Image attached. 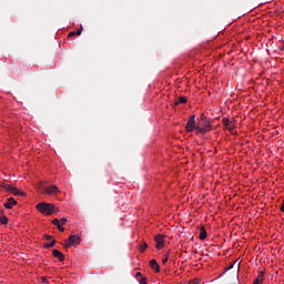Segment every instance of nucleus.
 <instances>
[{
    "label": "nucleus",
    "mask_w": 284,
    "mask_h": 284,
    "mask_svg": "<svg viewBox=\"0 0 284 284\" xmlns=\"http://www.w3.org/2000/svg\"><path fill=\"white\" fill-rule=\"evenodd\" d=\"M0 223H2V225H8V216H6L3 214V211L0 210Z\"/></svg>",
    "instance_id": "nucleus-14"
},
{
    "label": "nucleus",
    "mask_w": 284,
    "mask_h": 284,
    "mask_svg": "<svg viewBox=\"0 0 284 284\" xmlns=\"http://www.w3.org/2000/svg\"><path fill=\"white\" fill-rule=\"evenodd\" d=\"M222 121H223L224 128H226V130H229V132H231V134H234V128H235L234 122L227 118H223Z\"/></svg>",
    "instance_id": "nucleus-6"
},
{
    "label": "nucleus",
    "mask_w": 284,
    "mask_h": 284,
    "mask_svg": "<svg viewBox=\"0 0 284 284\" xmlns=\"http://www.w3.org/2000/svg\"><path fill=\"white\" fill-rule=\"evenodd\" d=\"M65 223H68L65 217L60 219V225H65Z\"/></svg>",
    "instance_id": "nucleus-19"
},
{
    "label": "nucleus",
    "mask_w": 284,
    "mask_h": 284,
    "mask_svg": "<svg viewBox=\"0 0 284 284\" xmlns=\"http://www.w3.org/2000/svg\"><path fill=\"white\" fill-rule=\"evenodd\" d=\"M154 241H155L156 250H163V247L165 246V242L163 240V235H156L154 237Z\"/></svg>",
    "instance_id": "nucleus-7"
},
{
    "label": "nucleus",
    "mask_w": 284,
    "mask_h": 284,
    "mask_svg": "<svg viewBox=\"0 0 284 284\" xmlns=\"http://www.w3.org/2000/svg\"><path fill=\"white\" fill-rule=\"evenodd\" d=\"M145 250H148V243L144 242L142 245H140V252L143 254Z\"/></svg>",
    "instance_id": "nucleus-17"
},
{
    "label": "nucleus",
    "mask_w": 284,
    "mask_h": 284,
    "mask_svg": "<svg viewBox=\"0 0 284 284\" xmlns=\"http://www.w3.org/2000/svg\"><path fill=\"white\" fill-rule=\"evenodd\" d=\"M139 276H143V274H141V272H138V273L135 274V278H139Z\"/></svg>",
    "instance_id": "nucleus-26"
},
{
    "label": "nucleus",
    "mask_w": 284,
    "mask_h": 284,
    "mask_svg": "<svg viewBox=\"0 0 284 284\" xmlns=\"http://www.w3.org/2000/svg\"><path fill=\"white\" fill-rule=\"evenodd\" d=\"M280 210H281V212L284 213V200H283V202H282V204H281V206H280Z\"/></svg>",
    "instance_id": "nucleus-22"
},
{
    "label": "nucleus",
    "mask_w": 284,
    "mask_h": 284,
    "mask_svg": "<svg viewBox=\"0 0 284 284\" xmlns=\"http://www.w3.org/2000/svg\"><path fill=\"white\" fill-rule=\"evenodd\" d=\"M237 272H239V265H237Z\"/></svg>",
    "instance_id": "nucleus-30"
},
{
    "label": "nucleus",
    "mask_w": 284,
    "mask_h": 284,
    "mask_svg": "<svg viewBox=\"0 0 284 284\" xmlns=\"http://www.w3.org/2000/svg\"><path fill=\"white\" fill-rule=\"evenodd\" d=\"M42 192H44V194H49L50 196H54L57 194H59V187H57V185H50V186H44L42 187Z\"/></svg>",
    "instance_id": "nucleus-4"
},
{
    "label": "nucleus",
    "mask_w": 284,
    "mask_h": 284,
    "mask_svg": "<svg viewBox=\"0 0 284 284\" xmlns=\"http://www.w3.org/2000/svg\"><path fill=\"white\" fill-rule=\"evenodd\" d=\"M196 130H197L199 134H207V132H210V130H212V125L210 124V119L207 116H202L199 120Z\"/></svg>",
    "instance_id": "nucleus-1"
},
{
    "label": "nucleus",
    "mask_w": 284,
    "mask_h": 284,
    "mask_svg": "<svg viewBox=\"0 0 284 284\" xmlns=\"http://www.w3.org/2000/svg\"><path fill=\"white\" fill-rule=\"evenodd\" d=\"M196 115H191L185 125L186 132L196 130Z\"/></svg>",
    "instance_id": "nucleus-3"
},
{
    "label": "nucleus",
    "mask_w": 284,
    "mask_h": 284,
    "mask_svg": "<svg viewBox=\"0 0 284 284\" xmlns=\"http://www.w3.org/2000/svg\"><path fill=\"white\" fill-rule=\"evenodd\" d=\"M54 243H57L55 240H52L50 243H45V244L43 245L44 250H48V248H50V247H54Z\"/></svg>",
    "instance_id": "nucleus-16"
},
{
    "label": "nucleus",
    "mask_w": 284,
    "mask_h": 284,
    "mask_svg": "<svg viewBox=\"0 0 284 284\" xmlns=\"http://www.w3.org/2000/svg\"><path fill=\"white\" fill-rule=\"evenodd\" d=\"M73 244H71L70 240L64 244L65 248L72 247Z\"/></svg>",
    "instance_id": "nucleus-20"
},
{
    "label": "nucleus",
    "mask_w": 284,
    "mask_h": 284,
    "mask_svg": "<svg viewBox=\"0 0 284 284\" xmlns=\"http://www.w3.org/2000/svg\"><path fill=\"white\" fill-rule=\"evenodd\" d=\"M52 256H54V258H58L61 263H63V261H65V256L59 250H53Z\"/></svg>",
    "instance_id": "nucleus-8"
},
{
    "label": "nucleus",
    "mask_w": 284,
    "mask_h": 284,
    "mask_svg": "<svg viewBox=\"0 0 284 284\" xmlns=\"http://www.w3.org/2000/svg\"><path fill=\"white\" fill-rule=\"evenodd\" d=\"M234 268V264H231L229 267H226V270H233Z\"/></svg>",
    "instance_id": "nucleus-28"
},
{
    "label": "nucleus",
    "mask_w": 284,
    "mask_h": 284,
    "mask_svg": "<svg viewBox=\"0 0 284 284\" xmlns=\"http://www.w3.org/2000/svg\"><path fill=\"white\" fill-rule=\"evenodd\" d=\"M263 281H265V272L264 271L258 273V275L255 277L253 284H263Z\"/></svg>",
    "instance_id": "nucleus-10"
},
{
    "label": "nucleus",
    "mask_w": 284,
    "mask_h": 284,
    "mask_svg": "<svg viewBox=\"0 0 284 284\" xmlns=\"http://www.w3.org/2000/svg\"><path fill=\"white\" fill-rule=\"evenodd\" d=\"M150 267L151 270H154V272L156 273L161 272V266H159V263L156 262V260L150 261Z\"/></svg>",
    "instance_id": "nucleus-11"
},
{
    "label": "nucleus",
    "mask_w": 284,
    "mask_h": 284,
    "mask_svg": "<svg viewBox=\"0 0 284 284\" xmlns=\"http://www.w3.org/2000/svg\"><path fill=\"white\" fill-rule=\"evenodd\" d=\"M14 205H17V201L14 200V197H9L7 200V202L4 203V207L7 210H12V207H14Z\"/></svg>",
    "instance_id": "nucleus-9"
},
{
    "label": "nucleus",
    "mask_w": 284,
    "mask_h": 284,
    "mask_svg": "<svg viewBox=\"0 0 284 284\" xmlns=\"http://www.w3.org/2000/svg\"><path fill=\"white\" fill-rule=\"evenodd\" d=\"M69 37H77V32L75 31L70 32Z\"/></svg>",
    "instance_id": "nucleus-25"
},
{
    "label": "nucleus",
    "mask_w": 284,
    "mask_h": 284,
    "mask_svg": "<svg viewBox=\"0 0 284 284\" xmlns=\"http://www.w3.org/2000/svg\"><path fill=\"white\" fill-rule=\"evenodd\" d=\"M168 261H169V257L166 256V257H164V258L162 260V264L165 265V263H168Z\"/></svg>",
    "instance_id": "nucleus-23"
},
{
    "label": "nucleus",
    "mask_w": 284,
    "mask_h": 284,
    "mask_svg": "<svg viewBox=\"0 0 284 284\" xmlns=\"http://www.w3.org/2000/svg\"><path fill=\"white\" fill-rule=\"evenodd\" d=\"M200 241H205L207 239V232L205 231V227H201L200 229V236H199Z\"/></svg>",
    "instance_id": "nucleus-13"
},
{
    "label": "nucleus",
    "mask_w": 284,
    "mask_h": 284,
    "mask_svg": "<svg viewBox=\"0 0 284 284\" xmlns=\"http://www.w3.org/2000/svg\"><path fill=\"white\" fill-rule=\"evenodd\" d=\"M180 103H187V98L179 97L178 101L175 102V105H179Z\"/></svg>",
    "instance_id": "nucleus-15"
},
{
    "label": "nucleus",
    "mask_w": 284,
    "mask_h": 284,
    "mask_svg": "<svg viewBox=\"0 0 284 284\" xmlns=\"http://www.w3.org/2000/svg\"><path fill=\"white\" fill-rule=\"evenodd\" d=\"M52 224H53V225H57V227H58V225H61L59 219H54V220L52 221Z\"/></svg>",
    "instance_id": "nucleus-18"
},
{
    "label": "nucleus",
    "mask_w": 284,
    "mask_h": 284,
    "mask_svg": "<svg viewBox=\"0 0 284 284\" xmlns=\"http://www.w3.org/2000/svg\"><path fill=\"white\" fill-rule=\"evenodd\" d=\"M60 232H65V229L60 224L57 226Z\"/></svg>",
    "instance_id": "nucleus-21"
},
{
    "label": "nucleus",
    "mask_w": 284,
    "mask_h": 284,
    "mask_svg": "<svg viewBox=\"0 0 284 284\" xmlns=\"http://www.w3.org/2000/svg\"><path fill=\"white\" fill-rule=\"evenodd\" d=\"M38 212H41V214H47V216H50L51 214H54V204L50 203H39L37 205Z\"/></svg>",
    "instance_id": "nucleus-2"
},
{
    "label": "nucleus",
    "mask_w": 284,
    "mask_h": 284,
    "mask_svg": "<svg viewBox=\"0 0 284 284\" xmlns=\"http://www.w3.org/2000/svg\"><path fill=\"white\" fill-rule=\"evenodd\" d=\"M43 283H48V277H42Z\"/></svg>",
    "instance_id": "nucleus-29"
},
{
    "label": "nucleus",
    "mask_w": 284,
    "mask_h": 284,
    "mask_svg": "<svg viewBox=\"0 0 284 284\" xmlns=\"http://www.w3.org/2000/svg\"><path fill=\"white\" fill-rule=\"evenodd\" d=\"M69 241L71 242V245H79L81 243V237L71 235L69 236Z\"/></svg>",
    "instance_id": "nucleus-12"
},
{
    "label": "nucleus",
    "mask_w": 284,
    "mask_h": 284,
    "mask_svg": "<svg viewBox=\"0 0 284 284\" xmlns=\"http://www.w3.org/2000/svg\"><path fill=\"white\" fill-rule=\"evenodd\" d=\"M44 237L47 239V241L52 240V236H50V235H44Z\"/></svg>",
    "instance_id": "nucleus-27"
},
{
    "label": "nucleus",
    "mask_w": 284,
    "mask_h": 284,
    "mask_svg": "<svg viewBox=\"0 0 284 284\" xmlns=\"http://www.w3.org/2000/svg\"><path fill=\"white\" fill-rule=\"evenodd\" d=\"M81 32H83V29H80V30L75 31V34H77L78 37H80Z\"/></svg>",
    "instance_id": "nucleus-24"
},
{
    "label": "nucleus",
    "mask_w": 284,
    "mask_h": 284,
    "mask_svg": "<svg viewBox=\"0 0 284 284\" xmlns=\"http://www.w3.org/2000/svg\"><path fill=\"white\" fill-rule=\"evenodd\" d=\"M3 189L7 190V192H11V194H14V196H23V192L12 185L4 184Z\"/></svg>",
    "instance_id": "nucleus-5"
}]
</instances>
